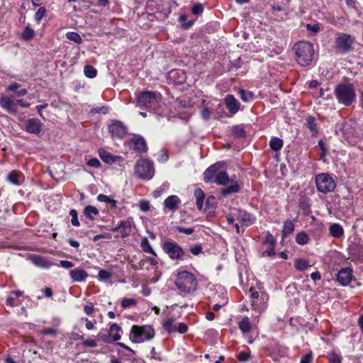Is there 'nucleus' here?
I'll use <instances>...</instances> for the list:
<instances>
[{
    "label": "nucleus",
    "mask_w": 363,
    "mask_h": 363,
    "mask_svg": "<svg viewBox=\"0 0 363 363\" xmlns=\"http://www.w3.org/2000/svg\"><path fill=\"white\" fill-rule=\"evenodd\" d=\"M99 155L102 161L106 163L113 164L116 161V157H114L112 154L103 149L99 150Z\"/></svg>",
    "instance_id": "obj_26"
},
{
    "label": "nucleus",
    "mask_w": 363,
    "mask_h": 363,
    "mask_svg": "<svg viewBox=\"0 0 363 363\" xmlns=\"http://www.w3.org/2000/svg\"><path fill=\"white\" fill-rule=\"evenodd\" d=\"M309 267L308 261L303 259H297L295 262V267L298 271H304Z\"/></svg>",
    "instance_id": "obj_43"
},
{
    "label": "nucleus",
    "mask_w": 363,
    "mask_h": 363,
    "mask_svg": "<svg viewBox=\"0 0 363 363\" xmlns=\"http://www.w3.org/2000/svg\"><path fill=\"white\" fill-rule=\"evenodd\" d=\"M238 328L243 333H247L251 330L252 325L248 317L243 318L238 322Z\"/></svg>",
    "instance_id": "obj_27"
},
{
    "label": "nucleus",
    "mask_w": 363,
    "mask_h": 363,
    "mask_svg": "<svg viewBox=\"0 0 363 363\" xmlns=\"http://www.w3.org/2000/svg\"><path fill=\"white\" fill-rule=\"evenodd\" d=\"M137 301L135 298H123L121 301V306L123 308H127L136 305Z\"/></svg>",
    "instance_id": "obj_45"
},
{
    "label": "nucleus",
    "mask_w": 363,
    "mask_h": 363,
    "mask_svg": "<svg viewBox=\"0 0 363 363\" xmlns=\"http://www.w3.org/2000/svg\"><path fill=\"white\" fill-rule=\"evenodd\" d=\"M180 203V199L177 196L172 195L164 201L163 204L165 208L174 212L178 209Z\"/></svg>",
    "instance_id": "obj_19"
},
{
    "label": "nucleus",
    "mask_w": 363,
    "mask_h": 363,
    "mask_svg": "<svg viewBox=\"0 0 363 363\" xmlns=\"http://www.w3.org/2000/svg\"><path fill=\"white\" fill-rule=\"evenodd\" d=\"M238 219L245 223L247 225L251 224V216L245 211H240L238 213Z\"/></svg>",
    "instance_id": "obj_44"
},
{
    "label": "nucleus",
    "mask_w": 363,
    "mask_h": 363,
    "mask_svg": "<svg viewBox=\"0 0 363 363\" xmlns=\"http://www.w3.org/2000/svg\"><path fill=\"white\" fill-rule=\"evenodd\" d=\"M175 285L180 292L191 294L196 291L198 281L192 273L182 271L177 274Z\"/></svg>",
    "instance_id": "obj_1"
},
{
    "label": "nucleus",
    "mask_w": 363,
    "mask_h": 363,
    "mask_svg": "<svg viewBox=\"0 0 363 363\" xmlns=\"http://www.w3.org/2000/svg\"><path fill=\"white\" fill-rule=\"evenodd\" d=\"M135 173L140 179L150 180L155 174L152 162L147 159L138 160L135 166Z\"/></svg>",
    "instance_id": "obj_6"
},
{
    "label": "nucleus",
    "mask_w": 363,
    "mask_h": 363,
    "mask_svg": "<svg viewBox=\"0 0 363 363\" xmlns=\"http://www.w3.org/2000/svg\"><path fill=\"white\" fill-rule=\"evenodd\" d=\"M344 229L339 223H333L329 228L330 235L335 238H340L344 235Z\"/></svg>",
    "instance_id": "obj_23"
},
{
    "label": "nucleus",
    "mask_w": 363,
    "mask_h": 363,
    "mask_svg": "<svg viewBox=\"0 0 363 363\" xmlns=\"http://www.w3.org/2000/svg\"><path fill=\"white\" fill-rule=\"evenodd\" d=\"M296 55V60L301 66H307L312 62L313 55V46L307 41H300L296 43L293 48Z\"/></svg>",
    "instance_id": "obj_3"
},
{
    "label": "nucleus",
    "mask_w": 363,
    "mask_h": 363,
    "mask_svg": "<svg viewBox=\"0 0 363 363\" xmlns=\"http://www.w3.org/2000/svg\"><path fill=\"white\" fill-rule=\"evenodd\" d=\"M20 172L16 170L12 171L8 176V181L15 185H19Z\"/></svg>",
    "instance_id": "obj_38"
},
{
    "label": "nucleus",
    "mask_w": 363,
    "mask_h": 363,
    "mask_svg": "<svg viewBox=\"0 0 363 363\" xmlns=\"http://www.w3.org/2000/svg\"><path fill=\"white\" fill-rule=\"evenodd\" d=\"M141 247L144 252L152 254L154 256H156L155 252H154L148 240L146 238L143 239L141 242Z\"/></svg>",
    "instance_id": "obj_41"
},
{
    "label": "nucleus",
    "mask_w": 363,
    "mask_h": 363,
    "mask_svg": "<svg viewBox=\"0 0 363 363\" xmlns=\"http://www.w3.org/2000/svg\"><path fill=\"white\" fill-rule=\"evenodd\" d=\"M66 38L77 44H80L82 42V37L76 32H67L66 33Z\"/></svg>",
    "instance_id": "obj_39"
},
{
    "label": "nucleus",
    "mask_w": 363,
    "mask_h": 363,
    "mask_svg": "<svg viewBox=\"0 0 363 363\" xmlns=\"http://www.w3.org/2000/svg\"><path fill=\"white\" fill-rule=\"evenodd\" d=\"M203 6L201 4H195L191 9V12L194 15H199L203 12Z\"/></svg>",
    "instance_id": "obj_54"
},
{
    "label": "nucleus",
    "mask_w": 363,
    "mask_h": 363,
    "mask_svg": "<svg viewBox=\"0 0 363 363\" xmlns=\"http://www.w3.org/2000/svg\"><path fill=\"white\" fill-rule=\"evenodd\" d=\"M330 363H341L340 357L336 353H330L328 355Z\"/></svg>",
    "instance_id": "obj_53"
},
{
    "label": "nucleus",
    "mask_w": 363,
    "mask_h": 363,
    "mask_svg": "<svg viewBox=\"0 0 363 363\" xmlns=\"http://www.w3.org/2000/svg\"><path fill=\"white\" fill-rule=\"evenodd\" d=\"M82 345L85 347H95L97 345L96 342L94 340H91V339H88V340H84L82 342Z\"/></svg>",
    "instance_id": "obj_63"
},
{
    "label": "nucleus",
    "mask_w": 363,
    "mask_h": 363,
    "mask_svg": "<svg viewBox=\"0 0 363 363\" xmlns=\"http://www.w3.org/2000/svg\"><path fill=\"white\" fill-rule=\"evenodd\" d=\"M139 208L141 211L147 212L150 209V203L147 200H141L139 202Z\"/></svg>",
    "instance_id": "obj_50"
},
{
    "label": "nucleus",
    "mask_w": 363,
    "mask_h": 363,
    "mask_svg": "<svg viewBox=\"0 0 363 363\" xmlns=\"http://www.w3.org/2000/svg\"><path fill=\"white\" fill-rule=\"evenodd\" d=\"M230 181L229 177L228 174L220 170L217 174L216 177L214 179L213 182L218 185L225 186Z\"/></svg>",
    "instance_id": "obj_25"
},
{
    "label": "nucleus",
    "mask_w": 363,
    "mask_h": 363,
    "mask_svg": "<svg viewBox=\"0 0 363 363\" xmlns=\"http://www.w3.org/2000/svg\"><path fill=\"white\" fill-rule=\"evenodd\" d=\"M353 270L350 267L341 269L337 274V281L342 286L348 285L353 279Z\"/></svg>",
    "instance_id": "obj_13"
},
{
    "label": "nucleus",
    "mask_w": 363,
    "mask_h": 363,
    "mask_svg": "<svg viewBox=\"0 0 363 363\" xmlns=\"http://www.w3.org/2000/svg\"><path fill=\"white\" fill-rule=\"evenodd\" d=\"M0 106L10 114H16L17 106L13 96H3L0 98Z\"/></svg>",
    "instance_id": "obj_14"
},
{
    "label": "nucleus",
    "mask_w": 363,
    "mask_h": 363,
    "mask_svg": "<svg viewBox=\"0 0 363 363\" xmlns=\"http://www.w3.org/2000/svg\"><path fill=\"white\" fill-rule=\"evenodd\" d=\"M35 35V31L30 26H27L21 33V38L24 40H30Z\"/></svg>",
    "instance_id": "obj_35"
},
{
    "label": "nucleus",
    "mask_w": 363,
    "mask_h": 363,
    "mask_svg": "<svg viewBox=\"0 0 363 363\" xmlns=\"http://www.w3.org/2000/svg\"><path fill=\"white\" fill-rule=\"evenodd\" d=\"M131 143L133 149L138 152H145L147 151V145L145 139L142 137H135L132 138Z\"/></svg>",
    "instance_id": "obj_21"
},
{
    "label": "nucleus",
    "mask_w": 363,
    "mask_h": 363,
    "mask_svg": "<svg viewBox=\"0 0 363 363\" xmlns=\"http://www.w3.org/2000/svg\"><path fill=\"white\" fill-rule=\"evenodd\" d=\"M338 104L350 106L356 100V93L353 85L350 83L337 84L334 90Z\"/></svg>",
    "instance_id": "obj_2"
},
{
    "label": "nucleus",
    "mask_w": 363,
    "mask_h": 363,
    "mask_svg": "<svg viewBox=\"0 0 363 363\" xmlns=\"http://www.w3.org/2000/svg\"><path fill=\"white\" fill-rule=\"evenodd\" d=\"M174 319L168 318L163 322L162 326H163L164 329L165 330L168 331L169 333H174L177 331V327L174 324Z\"/></svg>",
    "instance_id": "obj_34"
},
{
    "label": "nucleus",
    "mask_w": 363,
    "mask_h": 363,
    "mask_svg": "<svg viewBox=\"0 0 363 363\" xmlns=\"http://www.w3.org/2000/svg\"><path fill=\"white\" fill-rule=\"evenodd\" d=\"M239 95L240 99L244 102H249L250 100H252L254 98V94L251 91H247L242 89H239Z\"/></svg>",
    "instance_id": "obj_37"
},
{
    "label": "nucleus",
    "mask_w": 363,
    "mask_h": 363,
    "mask_svg": "<svg viewBox=\"0 0 363 363\" xmlns=\"http://www.w3.org/2000/svg\"><path fill=\"white\" fill-rule=\"evenodd\" d=\"M298 206L301 210L303 211L304 216H309L311 213V200L305 194H300L298 199Z\"/></svg>",
    "instance_id": "obj_18"
},
{
    "label": "nucleus",
    "mask_w": 363,
    "mask_h": 363,
    "mask_svg": "<svg viewBox=\"0 0 363 363\" xmlns=\"http://www.w3.org/2000/svg\"><path fill=\"white\" fill-rule=\"evenodd\" d=\"M163 250L172 259L184 260L190 257L174 241H166L163 245Z\"/></svg>",
    "instance_id": "obj_7"
},
{
    "label": "nucleus",
    "mask_w": 363,
    "mask_h": 363,
    "mask_svg": "<svg viewBox=\"0 0 363 363\" xmlns=\"http://www.w3.org/2000/svg\"><path fill=\"white\" fill-rule=\"evenodd\" d=\"M175 229L178 232L186 234V235H191L194 232V228H183V227H180V226H177L175 228Z\"/></svg>",
    "instance_id": "obj_52"
},
{
    "label": "nucleus",
    "mask_w": 363,
    "mask_h": 363,
    "mask_svg": "<svg viewBox=\"0 0 363 363\" xmlns=\"http://www.w3.org/2000/svg\"><path fill=\"white\" fill-rule=\"evenodd\" d=\"M225 105L231 114H235L239 111L240 106V102L231 94L225 96Z\"/></svg>",
    "instance_id": "obj_17"
},
{
    "label": "nucleus",
    "mask_w": 363,
    "mask_h": 363,
    "mask_svg": "<svg viewBox=\"0 0 363 363\" xmlns=\"http://www.w3.org/2000/svg\"><path fill=\"white\" fill-rule=\"evenodd\" d=\"M100 161L97 158L90 159L87 162V165L91 167L98 168L100 167Z\"/></svg>",
    "instance_id": "obj_58"
},
{
    "label": "nucleus",
    "mask_w": 363,
    "mask_h": 363,
    "mask_svg": "<svg viewBox=\"0 0 363 363\" xmlns=\"http://www.w3.org/2000/svg\"><path fill=\"white\" fill-rule=\"evenodd\" d=\"M120 330H121V327L118 324L113 323L110 325L109 333L113 336V337H112L113 341H118L121 339V336L118 333Z\"/></svg>",
    "instance_id": "obj_31"
},
{
    "label": "nucleus",
    "mask_w": 363,
    "mask_h": 363,
    "mask_svg": "<svg viewBox=\"0 0 363 363\" xmlns=\"http://www.w3.org/2000/svg\"><path fill=\"white\" fill-rule=\"evenodd\" d=\"M179 22L182 27L185 29L190 28L193 24L192 21H188L187 17L185 15H182L179 16Z\"/></svg>",
    "instance_id": "obj_47"
},
{
    "label": "nucleus",
    "mask_w": 363,
    "mask_h": 363,
    "mask_svg": "<svg viewBox=\"0 0 363 363\" xmlns=\"http://www.w3.org/2000/svg\"><path fill=\"white\" fill-rule=\"evenodd\" d=\"M240 186L237 183V182H232L230 186H228L225 189H223L221 190V194L223 196H227L229 194L238 193L240 191Z\"/></svg>",
    "instance_id": "obj_28"
},
{
    "label": "nucleus",
    "mask_w": 363,
    "mask_h": 363,
    "mask_svg": "<svg viewBox=\"0 0 363 363\" xmlns=\"http://www.w3.org/2000/svg\"><path fill=\"white\" fill-rule=\"evenodd\" d=\"M313 359L312 353L309 352L303 355L301 359V363H311Z\"/></svg>",
    "instance_id": "obj_62"
},
{
    "label": "nucleus",
    "mask_w": 363,
    "mask_h": 363,
    "mask_svg": "<svg viewBox=\"0 0 363 363\" xmlns=\"http://www.w3.org/2000/svg\"><path fill=\"white\" fill-rule=\"evenodd\" d=\"M194 196L196 198V206L199 210H201L203 208V203L205 198L204 192L199 188L195 189Z\"/></svg>",
    "instance_id": "obj_29"
},
{
    "label": "nucleus",
    "mask_w": 363,
    "mask_h": 363,
    "mask_svg": "<svg viewBox=\"0 0 363 363\" xmlns=\"http://www.w3.org/2000/svg\"><path fill=\"white\" fill-rule=\"evenodd\" d=\"M46 9L45 7H40L38 9L35 14V19L36 21L40 22L45 16Z\"/></svg>",
    "instance_id": "obj_49"
},
{
    "label": "nucleus",
    "mask_w": 363,
    "mask_h": 363,
    "mask_svg": "<svg viewBox=\"0 0 363 363\" xmlns=\"http://www.w3.org/2000/svg\"><path fill=\"white\" fill-rule=\"evenodd\" d=\"M294 230V223L291 220H287L284 223L283 229H282V235L283 236H286L289 234L291 233Z\"/></svg>",
    "instance_id": "obj_36"
},
{
    "label": "nucleus",
    "mask_w": 363,
    "mask_h": 363,
    "mask_svg": "<svg viewBox=\"0 0 363 363\" xmlns=\"http://www.w3.org/2000/svg\"><path fill=\"white\" fill-rule=\"evenodd\" d=\"M84 311L86 315H91L94 312V305L90 303L88 305L84 306Z\"/></svg>",
    "instance_id": "obj_64"
},
{
    "label": "nucleus",
    "mask_w": 363,
    "mask_h": 363,
    "mask_svg": "<svg viewBox=\"0 0 363 363\" xmlns=\"http://www.w3.org/2000/svg\"><path fill=\"white\" fill-rule=\"evenodd\" d=\"M240 362H245L250 358V354L246 352H241L238 357Z\"/></svg>",
    "instance_id": "obj_59"
},
{
    "label": "nucleus",
    "mask_w": 363,
    "mask_h": 363,
    "mask_svg": "<svg viewBox=\"0 0 363 363\" xmlns=\"http://www.w3.org/2000/svg\"><path fill=\"white\" fill-rule=\"evenodd\" d=\"M155 336V330L150 325H133L129 334L130 340L135 343L150 340Z\"/></svg>",
    "instance_id": "obj_4"
},
{
    "label": "nucleus",
    "mask_w": 363,
    "mask_h": 363,
    "mask_svg": "<svg viewBox=\"0 0 363 363\" xmlns=\"http://www.w3.org/2000/svg\"><path fill=\"white\" fill-rule=\"evenodd\" d=\"M42 128L43 123L41 121L35 118L28 119L25 125V130L28 133L35 135H38L41 132Z\"/></svg>",
    "instance_id": "obj_16"
},
{
    "label": "nucleus",
    "mask_w": 363,
    "mask_h": 363,
    "mask_svg": "<svg viewBox=\"0 0 363 363\" xmlns=\"http://www.w3.org/2000/svg\"><path fill=\"white\" fill-rule=\"evenodd\" d=\"M315 184L318 191L328 194L335 188V182L328 174H319L315 177Z\"/></svg>",
    "instance_id": "obj_8"
},
{
    "label": "nucleus",
    "mask_w": 363,
    "mask_h": 363,
    "mask_svg": "<svg viewBox=\"0 0 363 363\" xmlns=\"http://www.w3.org/2000/svg\"><path fill=\"white\" fill-rule=\"evenodd\" d=\"M306 125L310 130L311 134L313 136L317 135V134L318 133V130L317 128V124L315 122V118L313 117L308 116L306 118Z\"/></svg>",
    "instance_id": "obj_30"
},
{
    "label": "nucleus",
    "mask_w": 363,
    "mask_h": 363,
    "mask_svg": "<svg viewBox=\"0 0 363 363\" xmlns=\"http://www.w3.org/2000/svg\"><path fill=\"white\" fill-rule=\"evenodd\" d=\"M249 292L253 309L259 312L263 311L265 308V301L267 300V294L262 293L259 295V292L252 287L250 289Z\"/></svg>",
    "instance_id": "obj_10"
},
{
    "label": "nucleus",
    "mask_w": 363,
    "mask_h": 363,
    "mask_svg": "<svg viewBox=\"0 0 363 363\" xmlns=\"http://www.w3.org/2000/svg\"><path fill=\"white\" fill-rule=\"evenodd\" d=\"M84 213L88 218L93 220L99 214V211L93 206H87L84 209Z\"/></svg>",
    "instance_id": "obj_32"
},
{
    "label": "nucleus",
    "mask_w": 363,
    "mask_h": 363,
    "mask_svg": "<svg viewBox=\"0 0 363 363\" xmlns=\"http://www.w3.org/2000/svg\"><path fill=\"white\" fill-rule=\"evenodd\" d=\"M264 243L269 245H275L276 240L269 232L267 233Z\"/></svg>",
    "instance_id": "obj_51"
},
{
    "label": "nucleus",
    "mask_w": 363,
    "mask_h": 363,
    "mask_svg": "<svg viewBox=\"0 0 363 363\" xmlns=\"http://www.w3.org/2000/svg\"><path fill=\"white\" fill-rule=\"evenodd\" d=\"M69 275L72 282L84 281L88 277L87 272L85 270L79 268L72 269L69 272Z\"/></svg>",
    "instance_id": "obj_20"
},
{
    "label": "nucleus",
    "mask_w": 363,
    "mask_h": 363,
    "mask_svg": "<svg viewBox=\"0 0 363 363\" xmlns=\"http://www.w3.org/2000/svg\"><path fill=\"white\" fill-rule=\"evenodd\" d=\"M21 84L13 82L6 87L8 91H15L17 97H21L27 94L28 91L26 89H20Z\"/></svg>",
    "instance_id": "obj_24"
},
{
    "label": "nucleus",
    "mask_w": 363,
    "mask_h": 363,
    "mask_svg": "<svg viewBox=\"0 0 363 363\" xmlns=\"http://www.w3.org/2000/svg\"><path fill=\"white\" fill-rule=\"evenodd\" d=\"M233 134L238 138H244L245 135V132L243 128H240L238 126H235L233 128Z\"/></svg>",
    "instance_id": "obj_55"
},
{
    "label": "nucleus",
    "mask_w": 363,
    "mask_h": 363,
    "mask_svg": "<svg viewBox=\"0 0 363 363\" xmlns=\"http://www.w3.org/2000/svg\"><path fill=\"white\" fill-rule=\"evenodd\" d=\"M275 255L274 245H269L268 248L263 252V255L273 257Z\"/></svg>",
    "instance_id": "obj_60"
},
{
    "label": "nucleus",
    "mask_w": 363,
    "mask_h": 363,
    "mask_svg": "<svg viewBox=\"0 0 363 363\" xmlns=\"http://www.w3.org/2000/svg\"><path fill=\"white\" fill-rule=\"evenodd\" d=\"M306 29L309 31L313 32V33H317L320 30V26L318 23L315 24H306Z\"/></svg>",
    "instance_id": "obj_56"
},
{
    "label": "nucleus",
    "mask_w": 363,
    "mask_h": 363,
    "mask_svg": "<svg viewBox=\"0 0 363 363\" xmlns=\"http://www.w3.org/2000/svg\"><path fill=\"white\" fill-rule=\"evenodd\" d=\"M224 162H216L209 167H208L203 174V180L206 183H210L213 182V179L216 177V174L220 171V169L223 167Z\"/></svg>",
    "instance_id": "obj_12"
},
{
    "label": "nucleus",
    "mask_w": 363,
    "mask_h": 363,
    "mask_svg": "<svg viewBox=\"0 0 363 363\" xmlns=\"http://www.w3.org/2000/svg\"><path fill=\"white\" fill-rule=\"evenodd\" d=\"M133 220L132 218L120 221L118 225L111 230L118 233L117 236L121 238L128 237L131 232Z\"/></svg>",
    "instance_id": "obj_11"
},
{
    "label": "nucleus",
    "mask_w": 363,
    "mask_h": 363,
    "mask_svg": "<svg viewBox=\"0 0 363 363\" xmlns=\"http://www.w3.org/2000/svg\"><path fill=\"white\" fill-rule=\"evenodd\" d=\"M354 38L351 35L346 33H340L335 38V45L337 50L342 53H347L353 48L352 45Z\"/></svg>",
    "instance_id": "obj_9"
},
{
    "label": "nucleus",
    "mask_w": 363,
    "mask_h": 363,
    "mask_svg": "<svg viewBox=\"0 0 363 363\" xmlns=\"http://www.w3.org/2000/svg\"><path fill=\"white\" fill-rule=\"evenodd\" d=\"M108 130L113 137L123 138L127 133L126 127L121 121H115L108 126Z\"/></svg>",
    "instance_id": "obj_15"
},
{
    "label": "nucleus",
    "mask_w": 363,
    "mask_h": 363,
    "mask_svg": "<svg viewBox=\"0 0 363 363\" xmlns=\"http://www.w3.org/2000/svg\"><path fill=\"white\" fill-rule=\"evenodd\" d=\"M98 277L100 280L108 281L111 277V274L105 269H101L99 272Z\"/></svg>",
    "instance_id": "obj_48"
},
{
    "label": "nucleus",
    "mask_w": 363,
    "mask_h": 363,
    "mask_svg": "<svg viewBox=\"0 0 363 363\" xmlns=\"http://www.w3.org/2000/svg\"><path fill=\"white\" fill-rule=\"evenodd\" d=\"M189 250L194 255H198L202 252V247L200 245H195L191 247Z\"/></svg>",
    "instance_id": "obj_57"
},
{
    "label": "nucleus",
    "mask_w": 363,
    "mask_h": 363,
    "mask_svg": "<svg viewBox=\"0 0 363 363\" xmlns=\"http://www.w3.org/2000/svg\"><path fill=\"white\" fill-rule=\"evenodd\" d=\"M69 215L72 217L71 223L74 226H79L80 223L78 220V213L77 211L75 209H72L69 211Z\"/></svg>",
    "instance_id": "obj_46"
},
{
    "label": "nucleus",
    "mask_w": 363,
    "mask_h": 363,
    "mask_svg": "<svg viewBox=\"0 0 363 363\" xmlns=\"http://www.w3.org/2000/svg\"><path fill=\"white\" fill-rule=\"evenodd\" d=\"M30 260L35 266L41 268H49L52 265V262L47 260L40 255H33L30 257Z\"/></svg>",
    "instance_id": "obj_22"
},
{
    "label": "nucleus",
    "mask_w": 363,
    "mask_h": 363,
    "mask_svg": "<svg viewBox=\"0 0 363 363\" xmlns=\"http://www.w3.org/2000/svg\"><path fill=\"white\" fill-rule=\"evenodd\" d=\"M59 266H60L63 268H65V269H69V268L74 267V264L70 261L60 260Z\"/></svg>",
    "instance_id": "obj_61"
},
{
    "label": "nucleus",
    "mask_w": 363,
    "mask_h": 363,
    "mask_svg": "<svg viewBox=\"0 0 363 363\" xmlns=\"http://www.w3.org/2000/svg\"><path fill=\"white\" fill-rule=\"evenodd\" d=\"M269 145L272 150L279 151L283 147V140L279 138L274 137L271 139Z\"/></svg>",
    "instance_id": "obj_33"
},
{
    "label": "nucleus",
    "mask_w": 363,
    "mask_h": 363,
    "mask_svg": "<svg viewBox=\"0 0 363 363\" xmlns=\"http://www.w3.org/2000/svg\"><path fill=\"white\" fill-rule=\"evenodd\" d=\"M84 72L85 76L90 79L94 78L97 74L96 69L91 65L84 66Z\"/></svg>",
    "instance_id": "obj_40"
},
{
    "label": "nucleus",
    "mask_w": 363,
    "mask_h": 363,
    "mask_svg": "<svg viewBox=\"0 0 363 363\" xmlns=\"http://www.w3.org/2000/svg\"><path fill=\"white\" fill-rule=\"evenodd\" d=\"M296 241L298 244L303 245L308 242V236L304 232L298 233L296 237Z\"/></svg>",
    "instance_id": "obj_42"
},
{
    "label": "nucleus",
    "mask_w": 363,
    "mask_h": 363,
    "mask_svg": "<svg viewBox=\"0 0 363 363\" xmlns=\"http://www.w3.org/2000/svg\"><path fill=\"white\" fill-rule=\"evenodd\" d=\"M138 103L148 108L156 111L160 107L162 97L155 91H143L138 97Z\"/></svg>",
    "instance_id": "obj_5"
}]
</instances>
